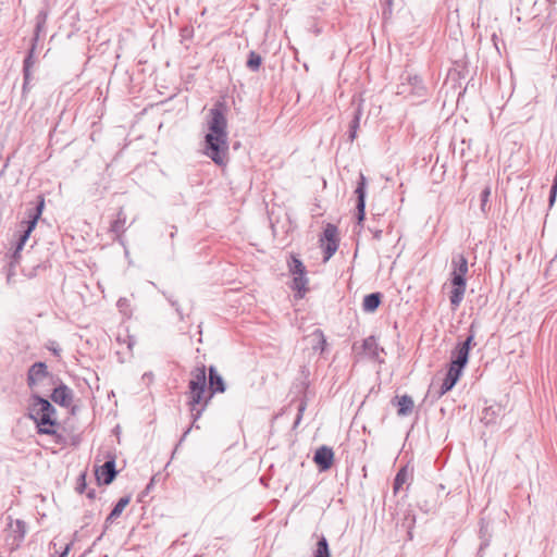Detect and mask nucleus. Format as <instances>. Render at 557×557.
<instances>
[{
  "instance_id": "1",
  "label": "nucleus",
  "mask_w": 557,
  "mask_h": 557,
  "mask_svg": "<svg viewBox=\"0 0 557 557\" xmlns=\"http://www.w3.org/2000/svg\"><path fill=\"white\" fill-rule=\"evenodd\" d=\"M206 367L201 366L196 368L191 372V379L189 381V409L193 418L191 428L199 429L196 425V421L201 417L208 400L214 393H223L225 391V384L222 376L219 374L214 367L209 368V386H210V395L208 398H205L206 395Z\"/></svg>"
},
{
  "instance_id": "2",
  "label": "nucleus",
  "mask_w": 557,
  "mask_h": 557,
  "mask_svg": "<svg viewBox=\"0 0 557 557\" xmlns=\"http://www.w3.org/2000/svg\"><path fill=\"white\" fill-rule=\"evenodd\" d=\"M209 115V133L205 137V153L215 164L222 165L225 162V156L228 150L226 117L222 111L221 104L210 109Z\"/></svg>"
},
{
  "instance_id": "3",
  "label": "nucleus",
  "mask_w": 557,
  "mask_h": 557,
  "mask_svg": "<svg viewBox=\"0 0 557 557\" xmlns=\"http://www.w3.org/2000/svg\"><path fill=\"white\" fill-rule=\"evenodd\" d=\"M28 416L35 421L38 433L48 435L55 433L53 429L57 424L55 409L48 399L33 395L28 407Z\"/></svg>"
},
{
  "instance_id": "4",
  "label": "nucleus",
  "mask_w": 557,
  "mask_h": 557,
  "mask_svg": "<svg viewBox=\"0 0 557 557\" xmlns=\"http://www.w3.org/2000/svg\"><path fill=\"white\" fill-rule=\"evenodd\" d=\"M451 268L453 271L450 273V282L453 285V289L450 292L449 300L453 309H456L460 306L467 288V258L462 253L454 255L451 258Z\"/></svg>"
},
{
  "instance_id": "5",
  "label": "nucleus",
  "mask_w": 557,
  "mask_h": 557,
  "mask_svg": "<svg viewBox=\"0 0 557 557\" xmlns=\"http://www.w3.org/2000/svg\"><path fill=\"white\" fill-rule=\"evenodd\" d=\"M286 263L288 273L293 276L289 287L295 292L294 297L295 299H302L309 290L307 268L304 262L294 253L289 255Z\"/></svg>"
},
{
  "instance_id": "6",
  "label": "nucleus",
  "mask_w": 557,
  "mask_h": 557,
  "mask_svg": "<svg viewBox=\"0 0 557 557\" xmlns=\"http://www.w3.org/2000/svg\"><path fill=\"white\" fill-rule=\"evenodd\" d=\"M44 207L45 199L42 196H38V201L33 207L27 209V220L21 223L22 234L20 235L15 251L13 253L14 259L18 257L20 251L23 249L32 232L36 227L37 222L42 214Z\"/></svg>"
},
{
  "instance_id": "7",
  "label": "nucleus",
  "mask_w": 557,
  "mask_h": 557,
  "mask_svg": "<svg viewBox=\"0 0 557 557\" xmlns=\"http://www.w3.org/2000/svg\"><path fill=\"white\" fill-rule=\"evenodd\" d=\"M396 92L397 95H401L405 98L411 99L412 101H422L428 96V89L424 86L421 77L410 74L404 77V81L397 85Z\"/></svg>"
},
{
  "instance_id": "8",
  "label": "nucleus",
  "mask_w": 557,
  "mask_h": 557,
  "mask_svg": "<svg viewBox=\"0 0 557 557\" xmlns=\"http://www.w3.org/2000/svg\"><path fill=\"white\" fill-rule=\"evenodd\" d=\"M338 228L334 224H326L323 236L320 239L323 249V261H329L338 249L339 239L337 237Z\"/></svg>"
},
{
  "instance_id": "9",
  "label": "nucleus",
  "mask_w": 557,
  "mask_h": 557,
  "mask_svg": "<svg viewBox=\"0 0 557 557\" xmlns=\"http://www.w3.org/2000/svg\"><path fill=\"white\" fill-rule=\"evenodd\" d=\"M465 367L466 366L457 364V361L451 359L450 367L440 386V389L434 395L436 399L441 398L447 392L453 389V387L458 382Z\"/></svg>"
},
{
  "instance_id": "10",
  "label": "nucleus",
  "mask_w": 557,
  "mask_h": 557,
  "mask_svg": "<svg viewBox=\"0 0 557 557\" xmlns=\"http://www.w3.org/2000/svg\"><path fill=\"white\" fill-rule=\"evenodd\" d=\"M473 329L474 326L472 324L469 330L470 334L462 343H459L451 352V359L456 360L457 364L467 366L468 363L470 348L471 345L473 344L475 335Z\"/></svg>"
},
{
  "instance_id": "11",
  "label": "nucleus",
  "mask_w": 557,
  "mask_h": 557,
  "mask_svg": "<svg viewBox=\"0 0 557 557\" xmlns=\"http://www.w3.org/2000/svg\"><path fill=\"white\" fill-rule=\"evenodd\" d=\"M366 188H367V178L366 176L360 173L359 181L357 184V188L355 190L357 195V221L358 224L361 225V223L364 220L366 216Z\"/></svg>"
},
{
  "instance_id": "12",
  "label": "nucleus",
  "mask_w": 557,
  "mask_h": 557,
  "mask_svg": "<svg viewBox=\"0 0 557 557\" xmlns=\"http://www.w3.org/2000/svg\"><path fill=\"white\" fill-rule=\"evenodd\" d=\"M48 368L45 362H35L30 366L27 372V385L34 388L37 384L41 383L48 376Z\"/></svg>"
},
{
  "instance_id": "13",
  "label": "nucleus",
  "mask_w": 557,
  "mask_h": 557,
  "mask_svg": "<svg viewBox=\"0 0 557 557\" xmlns=\"http://www.w3.org/2000/svg\"><path fill=\"white\" fill-rule=\"evenodd\" d=\"M334 460V451L329 446L319 447L313 456V461L318 465L321 471L329 470Z\"/></svg>"
},
{
  "instance_id": "14",
  "label": "nucleus",
  "mask_w": 557,
  "mask_h": 557,
  "mask_svg": "<svg viewBox=\"0 0 557 557\" xmlns=\"http://www.w3.org/2000/svg\"><path fill=\"white\" fill-rule=\"evenodd\" d=\"M51 399L55 404L67 408L73 401V391L65 384L61 383L52 391Z\"/></svg>"
},
{
  "instance_id": "15",
  "label": "nucleus",
  "mask_w": 557,
  "mask_h": 557,
  "mask_svg": "<svg viewBox=\"0 0 557 557\" xmlns=\"http://www.w3.org/2000/svg\"><path fill=\"white\" fill-rule=\"evenodd\" d=\"M362 103L363 100L361 98H354L351 104L355 107L354 116L349 124V139L352 141L357 136V131L359 128L360 119L362 115Z\"/></svg>"
},
{
  "instance_id": "16",
  "label": "nucleus",
  "mask_w": 557,
  "mask_h": 557,
  "mask_svg": "<svg viewBox=\"0 0 557 557\" xmlns=\"http://www.w3.org/2000/svg\"><path fill=\"white\" fill-rule=\"evenodd\" d=\"M96 474L98 481L110 484L116 476L115 461L113 459L107 460L100 469L96 471Z\"/></svg>"
},
{
  "instance_id": "17",
  "label": "nucleus",
  "mask_w": 557,
  "mask_h": 557,
  "mask_svg": "<svg viewBox=\"0 0 557 557\" xmlns=\"http://www.w3.org/2000/svg\"><path fill=\"white\" fill-rule=\"evenodd\" d=\"M392 404L396 405L398 407L397 408V414L399 417H407V416H409L412 412L413 407H414L413 399L409 395H403L400 397L396 396L392 400Z\"/></svg>"
},
{
  "instance_id": "18",
  "label": "nucleus",
  "mask_w": 557,
  "mask_h": 557,
  "mask_svg": "<svg viewBox=\"0 0 557 557\" xmlns=\"http://www.w3.org/2000/svg\"><path fill=\"white\" fill-rule=\"evenodd\" d=\"M362 350L369 358L377 360L383 348L379 346L374 336H369L362 343Z\"/></svg>"
},
{
  "instance_id": "19",
  "label": "nucleus",
  "mask_w": 557,
  "mask_h": 557,
  "mask_svg": "<svg viewBox=\"0 0 557 557\" xmlns=\"http://www.w3.org/2000/svg\"><path fill=\"white\" fill-rule=\"evenodd\" d=\"M503 407L500 405H492L483 409L481 420L484 424L488 425L495 423L497 418L503 414Z\"/></svg>"
},
{
  "instance_id": "20",
  "label": "nucleus",
  "mask_w": 557,
  "mask_h": 557,
  "mask_svg": "<svg viewBox=\"0 0 557 557\" xmlns=\"http://www.w3.org/2000/svg\"><path fill=\"white\" fill-rule=\"evenodd\" d=\"M411 476H412V470L410 471L408 466L400 468V470L397 472V474L394 479V484H393L394 493L397 494L399 492V490L403 487V485L405 483H407Z\"/></svg>"
},
{
  "instance_id": "21",
  "label": "nucleus",
  "mask_w": 557,
  "mask_h": 557,
  "mask_svg": "<svg viewBox=\"0 0 557 557\" xmlns=\"http://www.w3.org/2000/svg\"><path fill=\"white\" fill-rule=\"evenodd\" d=\"M129 502H131L129 496L121 497L119 499V502L115 504V506L113 507V509L111 510V512L109 513V516L107 517L106 524L112 523L113 521H115L121 516V513L123 512L125 507L129 504Z\"/></svg>"
},
{
  "instance_id": "22",
  "label": "nucleus",
  "mask_w": 557,
  "mask_h": 557,
  "mask_svg": "<svg viewBox=\"0 0 557 557\" xmlns=\"http://www.w3.org/2000/svg\"><path fill=\"white\" fill-rule=\"evenodd\" d=\"M9 528L11 529V531L14 534L16 545H20V543L24 540L26 532H27L26 523L20 519H16L14 521L11 520V522L9 523Z\"/></svg>"
},
{
  "instance_id": "23",
  "label": "nucleus",
  "mask_w": 557,
  "mask_h": 557,
  "mask_svg": "<svg viewBox=\"0 0 557 557\" xmlns=\"http://www.w3.org/2000/svg\"><path fill=\"white\" fill-rule=\"evenodd\" d=\"M382 295L380 293H371L363 298L362 309L366 312H374L381 305Z\"/></svg>"
},
{
  "instance_id": "24",
  "label": "nucleus",
  "mask_w": 557,
  "mask_h": 557,
  "mask_svg": "<svg viewBox=\"0 0 557 557\" xmlns=\"http://www.w3.org/2000/svg\"><path fill=\"white\" fill-rule=\"evenodd\" d=\"M34 51H35V45L30 48L28 51V54L26 55L24 60V66H23V73H24V85L28 84L30 81V69L35 64L34 60Z\"/></svg>"
},
{
  "instance_id": "25",
  "label": "nucleus",
  "mask_w": 557,
  "mask_h": 557,
  "mask_svg": "<svg viewBox=\"0 0 557 557\" xmlns=\"http://www.w3.org/2000/svg\"><path fill=\"white\" fill-rule=\"evenodd\" d=\"M313 557H331L329 542L324 535L319 539Z\"/></svg>"
},
{
  "instance_id": "26",
  "label": "nucleus",
  "mask_w": 557,
  "mask_h": 557,
  "mask_svg": "<svg viewBox=\"0 0 557 557\" xmlns=\"http://www.w3.org/2000/svg\"><path fill=\"white\" fill-rule=\"evenodd\" d=\"M312 339L315 342L314 345H312V348L314 350H320L321 352L324 351L326 346V338L324 336V333L320 329H315L311 334Z\"/></svg>"
},
{
  "instance_id": "27",
  "label": "nucleus",
  "mask_w": 557,
  "mask_h": 557,
  "mask_svg": "<svg viewBox=\"0 0 557 557\" xmlns=\"http://www.w3.org/2000/svg\"><path fill=\"white\" fill-rule=\"evenodd\" d=\"M126 223V215L123 209L117 212L116 219L111 224V232L121 234L124 232V225Z\"/></svg>"
},
{
  "instance_id": "28",
  "label": "nucleus",
  "mask_w": 557,
  "mask_h": 557,
  "mask_svg": "<svg viewBox=\"0 0 557 557\" xmlns=\"http://www.w3.org/2000/svg\"><path fill=\"white\" fill-rule=\"evenodd\" d=\"M260 64H261V57L258 53L251 51L249 53V58L247 60V66L251 71H257L259 69Z\"/></svg>"
},
{
  "instance_id": "29",
  "label": "nucleus",
  "mask_w": 557,
  "mask_h": 557,
  "mask_svg": "<svg viewBox=\"0 0 557 557\" xmlns=\"http://www.w3.org/2000/svg\"><path fill=\"white\" fill-rule=\"evenodd\" d=\"M306 406H307V403H306L305 398H301V399H299L297 401V405H296L297 416H296V419L294 421V428H296L299 424V422H300V420L302 418V413H304V411L306 409Z\"/></svg>"
},
{
  "instance_id": "30",
  "label": "nucleus",
  "mask_w": 557,
  "mask_h": 557,
  "mask_svg": "<svg viewBox=\"0 0 557 557\" xmlns=\"http://www.w3.org/2000/svg\"><path fill=\"white\" fill-rule=\"evenodd\" d=\"M490 195H491V188L487 186L481 193V208H482V210H484Z\"/></svg>"
},
{
  "instance_id": "31",
  "label": "nucleus",
  "mask_w": 557,
  "mask_h": 557,
  "mask_svg": "<svg viewBox=\"0 0 557 557\" xmlns=\"http://www.w3.org/2000/svg\"><path fill=\"white\" fill-rule=\"evenodd\" d=\"M556 193H557V173H556V177H555L554 184H553V186L550 188V195H549L550 203L554 202L555 197H556Z\"/></svg>"
},
{
  "instance_id": "32",
  "label": "nucleus",
  "mask_w": 557,
  "mask_h": 557,
  "mask_svg": "<svg viewBox=\"0 0 557 557\" xmlns=\"http://www.w3.org/2000/svg\"><path fill=\"white\" fill-rule=\"evenodd\" d=\"M556 1L557 0H546V3L548 5V8H547V11H548L547 15L548 16H552L556 12L555 7H554Z\"/></svg>"
},
{
  "instance_id": "33",
  "label": "nucleus",
  "mask_w": 557,
  "mask_h": 557,
  "mask_svg": "<svg viewBox=\"0 0 557 557\" xmlns=\"http://www.w3.org/2000/svg\"><path fill=\"white\" fill-rule=\"evenodd\" d=\"M386 3H387V7L388 9L386 10H383V15H386L387 13L391 14L392 13V4H393V0H386Z\"/></svg>"
},
{
  "instance_id": "34",
  "label": "nucleus",
  "mask_w": 557,
  "mask_h": 557,
  "mask_svg": "<svg viewBox=\"0 0 557 557\" xmlns=\"http://www.w3.org/2000/svg\"><path fill=\"white\" fill-rule=\"evenodd\" d=\"M69 550H70V545H66L65 549L59 557H65L69 554Z\"/></svg>"
},
{
  "instance_id": "35",
  "label": "nucleus",
  "mask_w": 557,
  "mask_h": 557,
  "mask_svg": "<svg viewBox=\"0 0 557 557\" xmlns=\"http://www.w3.org/2000/svg\"><path fill=\"white\" fill-rule=\"evenodd\" d=\"M69 550H70V545H66L65 549L59 557H65L69 554Z\"/></svg>"
},
{
  "instance_id": "36",
  "label": "nucleus",
  "mask_w": 557,
  "mask_h": 557,
  "mask_svg": "<svg viewBox=\"0 0 557 557\" xmlns=\"http://www.w3.org/2000/svg\"><path fill=\"white\" fill-rule=\"evenodd\" d=\"M189 431H190V428H189V429H187V430L184 432V434H183V436H182V438H181V442L185 440V437L187 436V434L189 433Z\"/></svg>"
},
{
  "instance_id": "37",
  "label": "nucleus",
  "mask_w": 557,
  "mask_h": 557,
  "mask_svg": "<svg viewBox=\"0 0 557 557\" xmlns=\"http://www.w3.org/2000/svg\"><path fill=\"white\" fill-rule=\"evenodd\" d=\"M85 484L81 485L79 487H77V490L79 491V493H83V488H84Z\"/></svg>"
},
{
  "instance_id": "38",
  "label": "nucleus",
  "mask_w": 557,
  "mask_h": 557,
  "mask_svg": "<svg viewBox=\"0 0 557 557\" xmlns=\"http://www.w3.org/2000/svg\"><path fill=\"white\" fill-rule=\"evenodd\" d=\"M374 236H375V238H380V236H381V231H377V232L375 233V235H374Z\"/></svg>"
},
{
  "instance_id": "39",
  "label": "nucleus",
  "mask_w": 557,
  "mask_h": 557,
  "mask_svg": "<svg viewBox=\"0 0 557 557\" xmlns=\"http://www.w3.org/2000/svg\"><path fill=\"white\" fill-rule=\"evenodd\" d=\"M122 301H123V299H119L117 305H119L120 307L122 306Z\"/></svg>"
}]
</instances>
